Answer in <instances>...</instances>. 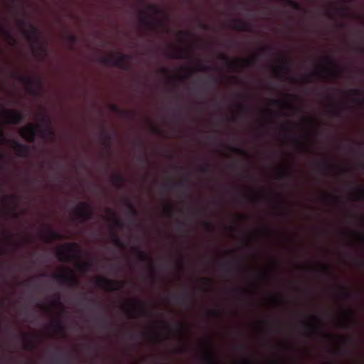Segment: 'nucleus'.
<instances>
[{"mask_svg":"<svg viewBox=\"0 0 364 364\" xmlns=\"http://www.w3.org/2000/svg\"><path fill=\"white\" fill-rule=\"evenodd\" d=\"M178 330L179 331V333L181 335L185 330L184 326L181 323L178 324Z\"/></svg>","mask_w":364,"mask_h":364,"instance_id":"0e129e2a","label":"nucleus"},{"mask_svg":"<svg viewBox=\"0 0 364 364\" xmlns=\"http://www.w3.org/2000/svg\"><path fill=\"white\" fill-rule=\"evenodd\" d=\"M321 270L325 273H330L331 272V268L328 265H323L321 267Z\"/></svg>","mask_w":364,"mask_h":364,"instance_id":"052dcab7","label":"nucleus"},{"mask_svg":"<svg viewBox=\"0 0 364 364\" xmlns=\"http://www.w3.org/2000/svg\"><path fill=\"white\" fill-rule=\"evenodd\" d=\"M9 199V200H14L16 199V197H15V196H4V197H3L2 200H3L4 202H7V200H8Z\"/></svg>","mask_w":364,"mask_h":364,"instance_id":"680f3d73","label":"nucleus"},{"mask_svg":"<svg viewBox=\"0 0 364 364\" xmlns=\"http://www.w3.org/2000/svg\"><path fill=\"white\" fill-rule=\"evenodd\" d=\"M112 183L114 186L122 188L124 181V177L120 173H115L112 176Z\"/></svg>","mask_w":364,"mask_h":364,"instance_id":"393cba45","label":"nucleus"},{"mask_svg":"<svg viewBox=\"0 0 364 364\" xmlns=\"http://www.w3.org/2000/svg\"><path fill=\"white\" fill-rule=\"evenodd\" d=\"M342 344L343 346L351 344L353 339L348 337H341Z\"/></svg>","mask_w":364,"mask_h":364,"instance_id":"09e8293b","label":"nucleus"},{"mask_svg":"<svg viewBox=\"0 0 364 364\" xmlns=\"http://www.w3.org/2000/svg\"><path fill=\"white\" fill-rule=\"evenodd\" d=\"M270 102H271V105H272L274 106L285 107L292 109L294 111L299 110V109L296 107H295V106L292 105L291 104H290L287 102H285V101H282V100H271Z\"/></svg>","mask_w":364,"mask_h":364,"instance_id":"4be33fe9","label":"nucleus"},{"mask_svg":"<svg viewBox=\"0 0 364 364\" xmlns=\"http://www.w3.org/2000/svg\"><path fill=\"white\" fill-rule=\"evenodd\" d=\"M232 151L242 156H247L248 155L247 152L245 149L240 147L233 146L232 147Z\"/></svg>","mask_w":364,"mask_h":364,"instance_id":"a19ab883","label":"nucleus"},{"mask_svg":"<svg viewBox=\"0 0 364 364\" xmlns=\"http://www.w3.org/2000/svg\"><path fill=\"white\" fill-rule=\"evenodd\" d=\"M237 107L240 109L241 112L244 113H247L250 111V107L244 103H240L237 105Z\"/></svg>","mask_w":364,"mask_h":364,"instance_id":"c03bdc74","label":"nucleus"},{"mask_svg":"<svg viewBox=\"0 0 364 364\" xmlns=\"http://www.w3.org/2000/svg\"><path fill=\"white\" fill-rule=\"evenodd\" d=\"M112 242L117 247L120 248L124 247V243L122 240L119 238L118 235L116 232H113L112 235Z\"/></svg>","mask_w":364,"mask_h":364,"instance_id":"c9c22d12","label":"nucleus"},{"mask_svg":"<svg viewBox=\"0 0 364 364\" xmlns=\"http://www.w3.org/2000/svg\"><path fill=\"white\" fill-rule=\"evenodd\" d=\"M350 95L353 96L352 101L362 106L364 103V91L360 88H351L348 90Z\"/></svg>","mask_w":364,"mask_h":364,"instance_id":"dca6fc26","label":"nucleus"},{"mask_svg":"<svg viewBox=\"0 0 364 364\" xmlns=\"http://www.w3.org/2000/svg\"><path fill=\"white\" fill-rule=\"evenodd\" d=\"M51 277L59 283L66 284L70 287L76 288L80 284L79 279L75 272L70 268H67L66 272L54 274Z\"/></svg>","mask_w":364,"mask_h":364,"instance_id":"39448f33","label":"nucleus"},{"mask_svg":"<svg viewBox=\"0 0 364 364\" xmlns=\"http://www.w3.org/2000/svg\"><path fill=\"white\" fill-rule=\"evenodd\" d=\"M167 56L171 59H184L186 58L185 54L179 50H173L170 52Z\"/></svg>","mask_w":364,"mask_h":364,"instance_id":"473e14b6","label":"nucleus"},{"mask_svg":"<svg viewBox=\"0 0 364 364\" xmlns=\"http://www.w3.org/2000/svg\"><path fill=\"white\" fill-rule=\"evenodd\" d=\"M1 32L7 38H12L11 33L9 31H7L5 28H4V27L1 28Z\"/></svg>","mask_w":364,"mask_h":364,"instance_id":"13d9d810","label":"nucleus"},{"mask_svg":"<svg viewBox=\"0 0 364 364\" xmlns=\"http://www.w3.org/2000/svg\"><path fill=\"white\" fill-rule=\"evenodd\" d=\"M227 264L232 265V266H233L236 269L240 268L241 265H242L240 261H239L238 259H234V260H232V261H229L227 263Z\"/></svg>","mask_w":364,"mask_h":364,"instance_id":"a18cd8bd","label":"nucleus"},{"mask_svg":"<svg viewBox=\"0 0 364 364\" xmlns=\"http://www.w3.org/2000/svg\"><path fill=\"white\" fill-rule=\"evenodd\" d=\"M127 313H139L143 316L149 315L146 304L140 299H134L132 301L130 308L127 309Z\"/></svg>","mask_w":364,"mask_h":364,"instance_id":"f8f14e48","label":"nucleus"},{"mask_svg":"<svg viewBox=\"0 0 364 364\" xmlns=\"http://www.w3.org/2000/svg\"><path fill=\"white\" fill-rule=\"evenodd\" d=\"M199 171L204 174L210 173L212 172L211 166L209 164H205L199 168Z\"/></svg>","mask_w":364,"mask_h":364,"instance_id":"ea45409f","label":"nucleus"},{"mask_svg":"<svg viewBox=\"0 0 364 364\" xmlns=\"http://www.w3.org/2000/svg\"><path fill=\"white\" fill-rule=\"evenodd\" d=\"M2 114L7 119V123L11 124H21L25 118V116L20 111L16 109L9 110L3 107Z\"/></svg>","mask_w":364,"mask_h":364,"instance_id":"1a4fd4ad","label":"nucleus"},{"mask_svg":"<svg viewBox=\"0 0 364 364\" xmlns=\"http://www.w3.org/2000/svg\"><path fill=\"white\" fill-rule=\"evenodd\" d=\"M340 293L342 297L345 299H353L355 297V294L349 291L346 287L341 286L340 287Z\"/></svg>","mask_w":364,"mask_h":364,"instance_id":"bb28decb","label":"nucleus"},{"mask_svg":"<svg viewBox=\"0 0 364 364\" xmlns=\"http://www.w3.org/2000/svg\"><path fill=\"white\" fill-rule=\"evenodd\" d=\"M125 205L127 208L128 213L133 219H136L139 216V212L136 209L134 204L129 198L124 199Z\"/></svg>","mask_w":364,"mask_h":364,"instance_id":"aec40b11","label":"nucleus"},{"mask_svg":"<svg viewBox=\"0 0 364 364\" xmlns=\"http://www.w3.org/2000/svg\"><path fill=\"white\" fill-rule=\"evenodd\" d=\"M110 109L113 112H115V113H117L123 117H130L133 114L132 112L131 111H129V110H124V109H120V107L116 105V104H112L110 105Z\"/></svg>","mask_w":364,"mask_h":364,"instance_id":"5701e85b","label":"nucleus"},{"mask_svg":"<svg viewBox=\"0 0 364 364\" xmlns=\"http://www.w3.org/2000/svg\"><path fill=\"white\" fill-rule=\"evenodd\" d=\"M203 361L205 364H219L216 360L215 356L212 352L211 346L209 343H208L205 355L203 358Z\"/></svg>","mask_w":364,"mask_h":364,"instance_id":"6ab92c4d","label":"nucleus"},{"mask_svg":"<svg viewBox=\"0 0 364 364\" xmlns=\"http://www.w3.org/2000/svg\"><path fill=\"white\" fill-rule=\"evenodd\" d=\"M82 301H89L92 304V306L90 307V311H93L96 308H99L100 306V302L95 299H90L86 294H83L81 298Z\"/></svg>","mask_w":364,"mask_h":364,"instance_id":"2f4dec72","label":"nucleus"},{"mask_svg":"<svg viewBox=\"0 0 364 364\" xmlns=\"http://www.w3.org/2000/svg\"><path fill=\"white\" fill-rule=\"evenodd\" d=\"M114 223L117 228H122L123 227V223L117 217L114 218Z\"/></svg>","mask_w":364,"mask_h":364,"instance_id":"5fc2aeb1","label":"nucleus"},{"mask_svg":"<svg viewBox=\"0 0 364 364\" xmlns=\"http://www.w3.org/2000/svg\"><path fill=\"white\" fill-rule=\"evenodd\" d=\"M140 24L147 29H154L157 26H164L161 21L154 18H150L148 14L146 11H141Z\"/></svg>","mask_w":364,"mask_h":364,"instance_id":"ddd939ff","label":"nucleus"},{"mask_svg":"<svg viewBox=\"0 0 364 364\" xmlns=\"http://www.w3.org/2000/svg\"><path fill=\"white\" fill-rule=\"evenodd\" d=\"M219 58L220 60L226 61L230 67L237 68L241 65L244 67H252L255 65L257 60V55H255L248 59L232 60H230L225 54L221 53L219 55Z\"/></svg>","mask_w":364,"mask_h":364,"instance_id":"6e6552de","label":"nucleus"},{"mask_svg":"<svg viewBox=\"0 0 364 364\" xmlns=\"http://www.w3.org/2000/svg\"><path fill=\"white\" fill-rule=\"evenodd\" d=\"M301 323L306 326V327H308L309 328V331L307 333V336H314V335H318V334H320L321 332V330L314 326H312V325H310L309 323H307L304 321H301Z\"/></svg>","mask_w":364,"mask_h":364,"instance_id":"cd10ccee","label":"nucleus"},{"mask_svg":"<svg viewBox=\"0 0 364 364\" xmlns=\"http://www.w3.org/2000/svg\"><path fill=\"white\" fill-rule=\"evenodd\" d=\"M279 60L280 63L279 70L283 73H288L291 64V60L283 55L280 56Z\"/></svg>","mask_w":364,"mask_h":364,"instance_id":"412c9836","label":"nucleus"},{"mask_svg":"<svg viewBox=\"0 0 364 364\" xmlns=\"http://www.w3.org/2000/svg\"><path fill=\"white\" fill-rule=\"evenodd\" d=\"M346 319L341 323V328L344 329H350L355 324L354 318V312L351 309H346L344 311Z\"/></svg>","mask_w":364,"mask_h":364,"instance_id":"2eb2a0df","label":"nucleus"},{"mask_svg":"<svg viewBox=\"0 0 364 364\" xmlns=\"http://www.w3.org/2000/svg\"><path fill=\"white\" fill-rule=\"evenodd\" d=\"M350 186L353 187L356 190L358 199H364V187L362 186H358L355 182L353 181L350 183Z\"/></svg>","mask_w":364,"mask_h":364,"instance_id":"c756f323","label":"nucleus"},{"mask_svg":"<svg viewBox=\"0 0 364 364\" xmlns=\"http://www.w3.org/2000/svg\"><path fill=\"white\" fill-rule=\"evenodd\" d=\"M98 320L101 322V323H105L107 322V319L105 318V316H100L98 318Z\"/></svg>","mask_w":364,"mask_h":364,"instance_id":"774afa93","label":"nucleus"},{"mask_svg":"<svg viewBox=\"0 0 364 364\" xmlns=\"http://www.w3.org/2000/svg\"><path fill=\"white\" fill-rule=\"evenodd\" d=\"M63 361L67 364H70L72 363V358L70 355H64L63 357Z\"/></svg>","mask_w":364,"mask_h":364,"instance_id":"864d4df0","label":"nucleus"},{"mask_svg":"<svg viewBox=\"0 0 364 364\" xmlns=\"http://www.w3.org/2000/svg\"><path fill=\"white\" fill-rule=\"evenodd\" d=\"M17 79L21 82L22 83L26 85L28 88V91L31 95H36L37 92L35 90L34 87L36 85H41V80L40 79H36L33 77H31L28 76L21 75H18Z\"/></svg>","mask_w":364,"mask_h":364,"instance_id":"9b49d317","label":"nucleus"},{"mask_svg":"<svg viewBox=\"0 0 364 364\" xmlns=\"http://www.w3.org/2000/svg\"><path fill=\"white\" fill-rule=\"evenodd\" d=\"M131 59L132 56L130 55L117 53L107 56L101 57L100 62L107 65L114 66L127 70L129 68L127 61Z\"/></svg>","mask_w":364,"mask_h":364,"instance_id":"f03ea898","label":"nucleus"},{"mask_svg":"<svg viewBox=\"0 0 364 364\" xmlns=\"http://www.w3.org/2000/svg\"><path fill=\"white\" fill-rule=\"evenodd\" d=\"M231 28L238 31H251V25L240 18H234L231 21Z\"/></svg>","mask_w":364,"mask_h":364,"instance_id":"4468645a","label":"nucleus"},{"mask_svg":"<svg viewBox=\"0 0 364 364\" xmlns=\"http://www.w3.org/2000/svg\"><path fill=\"white\" fill-rule=\"evenodd\" d=\"M6 141V138L4 136V133L2 129L1 126L0 125V145H2Z\"/></svg>","mask_w":364,"mask_h":364,"instance_id":"3c124183","label":"nucleus"},{"mask_svg":"<svg viewBox=\"0 0 364 364\" xmlns=\"http://www.w3.org/2000/svg\"><path fill=\"white\" fill-rule=\"evenodd\" d=\"M277 178L279 180L290 178L292 176L291 173L289 171H287L284 168H279L277 171Z\"/></svg>","mask_w":364,"mask_h":364,"instance_id":"7c9ffc66","label":"nucleus"},{"mask_svg":"<svg viewBox=\"0 0 364 364\" xmlns=\"http://www.w3.org/2000/svg\"><path fill=\"white\" fill-rule=\"evenodd\" d=\"M18 26L21 28L28 26L29 29H23L22 31L23 36L26 38L28 41L33 43H40L41 33L39 29L36 26L30 23L25 19L19 20Z\"/></svg>","mask_w":364,"mask_h":364,"instance_id":"20e7f679","label":"nucleus"},{"mask_svg":"<svg viewBox=\"0 0 364 364\" xmlns=\"http://www.w3.org/2000/svg\"><path fill=\"white\" fill-rule=\"evenodd\" d=\"M203 225H204V227H205L206 230L212 231L213 230V226L211 223L208 222V221H205L203 223Z\"/></svg>","mask_w":364,"mask_h":364,"instance_id":"603ef678","label":"nucleus"},{"mask_svg":"<svg viewBox=\"0 0 364 364\" xmlns=\"http://www.w3.org/2000/svg\"><path fill=\"white\" fill-rule=\"evenodd\" d=\"M341 109H337L336 110H333L332 112V115L334 116V117H341Z\"/></svg>","mask_w":364,"mask_h":364,"instance_id":"bf43d9fd","label":"nucleus"},{"mask_svg":"<svg viewBox=\"0 0 364 364\" xmlns=\"http://www.w3.org/2000/svg\"><path fill=\"white\" fill-rule=\"evenodd\" d=\"M24 349L27 350H32L34 348V345L33 342L27 338V336H24Z\"/></svg>","mask_w":364,"mask_h":364,"instance_id":"58836bf2","label":"nucleus"},{"mask_svg":"<svg viewBox=\"0 0 364 364\" xmlns=\"http://www.w3.org/2000/svg\"><path fill=\"white\" fill-rule=\"evenodd\" d=\"M100 137L103 141V144L108 148L110 149L111 146V141L112 140V135L109 132L107 131H103L101 134Z\"/></svg>","mask_w":364,"mask_h":364,"instance_id":"a878e982","label":"nucleus"},{"mask_svg":"<svg viewBox=\"0 0 364 364\" xmlns=\"http://www.w3.org/2000/svg\"><path fill=\"white\" fill-rule=\"evenodd\" d=\"M96 284L107 291H118L124 287L126 282L112 280L105 277H98L96 279Z\"/></svg>","mask_w":364,"mask_h":364,"instance_id":"423d86ee","label":"nucleus"},{"mask_svg":"<svg viewBox=\"0 0 364 364\" xmlns=\"http://www.w3.org/2000/svg\"><path fill=\"white\" fill-rule=\"evenodd\" d=\"M351 234H353L357 241L360 243V244H363L364 243V233L361 231H351L350 232Z\"/></svg>","mask_w":364,"mask_h":364,"instance_id":"4c0bfd02","label":"nucleus"},{"mask_svg":"<svg viewBox=\"0 0 364 364\" xmlns=\"http://www.w3.org/2000/svg\"><path fill=\"white\" fill-rule=\"evenodd\" d=\"M186 182H188V178H185L183 181H168L163 185V187L170 189H184L185 192L187 193L188 190L185 184Z\"/></svg>","mask_w":364,"mask_h":364,"instance_id":"a211bd4d","label":"nucleus"},{"mask_svg":"<svg viewBox=\"0 0 364 364\" xmlns=\"http://www.w3.org/2000/svg\"><path fill=\"white\" fill-rule=\"evenodd\" d=\"M147 9L149 11H152L156 15L160 14L162 13V11L159 8H158L156 6L153 5V4H148Z\"/></svg>","mask_w":364,"mask_h":364,"instance_id":"37998d69","label":"nucleus"},{"mask_svg":"<svg viewBox=\"0 0 364 364\" xmlns=\"http://www.w3.org/2000/svg\"><path fill=\"white\" fill-rule=\"evenodd\" d=\"M91 265H92V264L90 262H84L77 264V268L79 270H80L83 272H86L90 269Z\"/></svg>","mask_w":364,"mask_h":364,"instance_id":"e433bc0d","label":"nucleus"},{"mask_svg":"<svg viewBox=\"0 0 364 364\" xmlns=\"http://www.w3.org/2000/svg\"><path fill=\"white\" fill-rule=\"evenodd\" d=\"M333 166L326 160H323L317 165V168L323 171H328Z\"/></svg>","mask_w":364,"mask_h":364,"instance_id":"72a5a7b5","label":"nucleus"},{"mask_svg":"<svg viewBox=\"0 0 364 364\" xmlns=\"http://www.w3.org/2000/svg\"><path fill=\"white\" fill-rule=\"evenodd\" d=\"M9 143L14 149L18 156L21 158H27L31 154V146L21 144L14 139L9 140Z\"/></svg>","mask_w":364,"mask_h":364,"instance_id":"9d476101","label":"nucleus"},{"mask_svg":"<svg viewBox=\"0 0 364 364\" xmlns=\"http://www.w3.org/2000/svg\"><path fill=\"white\" fill-rule=\"evenodd\" d=\"M237 348L239 350H246V346L244 344L240 343L237 346Z\"/></svg>","mask_w":364,"mask_h":364,"instance_id":"69168bd1","label":"nucleus"},{"mask_svg":"<svg viewBox=\"0 0 364 364\" xmlns=\"http://www.w3.org/2000/svg\"><path fill=\"white\" fill-rule=\"evenodd\" d=\"M137 160L140 163L146 164L148 162L149 159L148 157L146 155H144L138 156Z\"/></svg>","mask_w":364,"mask_h":364,"instance_id":"6e6d98bb","label":"nucleus"},{"mask_svg":"<svg viewBox=\"0 0 364 364\" xmlns=\"http://www.w3.org/2000/svg\"><path fill=\"white\" fill-rule=\"evenodd\" d=\"M133 251L136 253L138 259L140 262H151L150 257L139 247H134Z\"/></svg>","mask_w":364,"mask_h":364,"instance_id":"b1692460","label":"nucleus"},{"mask_svg":"<svg viewBox=\"0 0 364 364\" xmlns=\"http://www.w3.org/2000/svg\"><path fill=\"white\" fill-rule=\"evenodd\" d=\"M46 235H47V239L49 240H61L63 238V236L60 232H58L55 230H53L50 228L47 229Z\"/></svg>","mask_w":364,"mask_h":364,"instance_id":"c85d7f7f","label":"nucleus"},{"mask_svg":"<svg viewBox=\"0 0 364 364\" xmlns=\"http://www.w3.org/2000/svg\"><path fill=\"white\" fill-rule=\"evenodd\" d=\"M53 326L60 333H65V327L61 321H55L53 323Z\"/></svg>","mask_w":364,"mask_h":364,"instance_id":"79ce46f5","label":"nucleus"},{"mask_svg":"<svg viewBox=\"0 0 364 364\" xmlns=\"http://www.w3.org/2000/svg\"><path fill=\"white\" fill-rule=\"evenodd\" d=\"M335 11L338 13V14H344V13H348L349 12V8L348 7H346V6H341V7H338V8H336L335 9Z\"/></svg>","mask_w":364,"mask_h":364,"instance_id":"49530a36","label":"nucleus"},{"mask_svg":"<svg viewBox=\"0 0 364 364\" xmlns=\"http://www.w3.org/2000/svg\"><path fill=\"white\" fill-rule=\"evenodd\" d=\"M213 70V67H211V66H209V65H205L204 64H200L199 65L198 70H200V71H209V70Z\"/></svg>","mask_w":364,"mask_h":364,"instance_id":"de8ad7c7","label":"nucleus"},{"mask_svg":"<svg viewBox=\"0 0 364 364\" xmlns=\"http://www.w3.org/2000/svg\"><path fill=\"white\" fill-rule=\"evenodd\" d=\"M80 254L81 249L78 244L68 242L57 252V257L60 262H67L78 258Z\"/></svg>","mask_w":364,"mask_h":364,"instance_id":"7ed1b4c3","label":"nucleus"},{"mask_svg":"<svg viewBox=\"0 0 364 364\" xmlns=\"http://www.w3.org/2000/svg\"><path fill=\"white\" fill-rule=\"evenodd\" d=\"M186 297L193 299L194 296L192 294H187L186 296L181 295H173L172 296V298L177 304H184L186 302Z\"/></svg>","mask_w":364,"mask_h":364,"instance_id":"f704fd0d","label":"nucleus"},{"mask_svg":"<svg viewBox=\"0 0 364 364\" xmlns=\"http://www.w3.org/2000/svg\"><path fill=\"white\" fill-rule=\"evenodd\" d=\"M73 213L82 222L92 219L94 215L90 205L87 202L80 203L73 210Z\"/></svg>","mask_w":364,"mask_h":364,"instance_id":"0eeeda50","label":"nucleus"},{"mask_svg":"<svg viewBox=\"0 0 364 364\" xmlns=\"http://www.w3.org/2000/svg\"><path fill=\"white\" fill-rule=\"evenodd\" d=\"M327 198L333 200L334 202H338V198L336 196H333V195H331V194H328L327 196Z\"/></svg>","mask_w":364,"mask_h":364,"instance_id":"e2e57ef3","label":"nucleus"},{"mask_svg":"<svg viewBox=\"0 0 364 364\" xmlns=\"http://www.w3.org/2000/svg\"><path fill=\"white\" fill-rule=\"evenodd\" d=\"M173 208L171 205H168L165 208L164 211L167 216L171 217L173 215Z\"/></svg>","mask_w":364,"mask_h":364,"instance_id":"8fccbe9b","label":"nucleus"},{"mask_svg":"<svg viewBox=\"0 0 364 364\" xmlns=\"http://www.w3.org/2000/svg\"><path fill=\"white\" fill-rule=\"evenodd\" d=\"M42 121L46 124V127L42 129L39 126L30 124L21 129L20 132L21 136L28 142H34L38 133H40L42 139L48 137L53 138L55 136L54 131L50 127V119L47 117H43Z\"/></svg>","mask_w":364,"mask_h":364,"instance_id":"f257e3e1","label":"nucleus"},{"mask_svg":"<svg viewBox=\"0 0 364 364\" xmlns=\"http://www.w3.org/2000/svg\"><path fill=\"white\" fill-rule=\"evenodd\" d=\"M208 314L212 315V316H219V312L218 311H209Z\"/></svg>","mask_w":364,"mask_h":364,"instance_id":"338daca9","label":"nucleus"},{"mask_svg":"<svg viewBox=\"0 0 364 364\" xmlns=\"http://www.w3.org/2000/svg\"><path fill=\"white\" fill-rule=\"evenodd\" d=\"M326 60L330 68L325 71L328 72L331 76L334 77H338L341 73L339 65L329 57H326Z\"/></svg>","mask_w":364,"mask_h":364,"instance_id":"f3484780","label":"nucleus"},{"mask_svg":"<svg viewBox=\"0 0 364 364\" xmlns=\"http://www.w3.org/2000/svg\"><path fill=\"white\" fill-rule=\"evenodd\" d=\"M67 39L72 43H76L77 40V37L74 35H68Z\"/></svg>","mask_w":364,"mask_h":364,"instance_id":"4d7b16f0","label":"nucleus"}]
</instances>
